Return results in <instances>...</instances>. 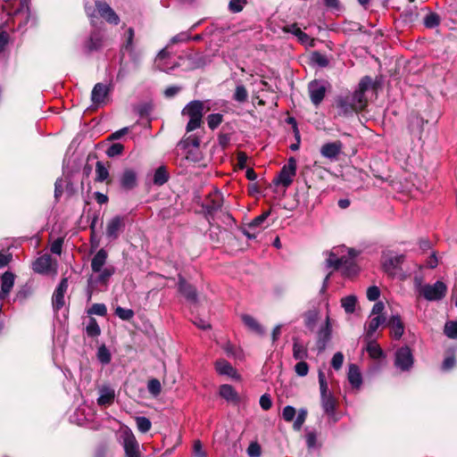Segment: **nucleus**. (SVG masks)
Instances as JSON below:
<instances>
[{"instance_id": "obj_1", "label": "nucleus", "mask_w": 457, "mask_h": 457, "mask_svg": "<svg viewBox=\"0 0 457 457\" xmlns=\"http://www.w3.org/2000/svg\"><path fill=\"white\" fill-rule=\"evenodd\" d=\"M340 249H335L329 253L326 260L327 266L334 268L335 270H341L344 276L352 277L358 272V268L355 263L354 258L356 252L353 249L348 250V256H338Z\"/></svg>"}, {"instance_id": "obj_2", "label": "nucleus", "mask_w": 457, "mask_h": 457, "mask_svg": "<svg viewBox=\"0 0 457 457\" xmlns=\"http://www.w3.org/2000/svg\"><path fill=\"white\" fill-rule=\"evenodd\" d=\"M367 105V99L361 93H353L337 100L339 114L350 116L362 111Z\"/></svg>"}, {"instance_id": "obj_3", "label": "nucleus", "mask_w": 457, "mask_h": 457, "mask_svg": "<svg viewBox=\"0 0 457 457\" xmlns=\"http://www.w3.org/2000/svg\"><path fill=\"white\" fill-rule=\"evenodd\" d=\"M181 113L189 118L186 128L187 131H193L201 127L204 115V103L199 100L191 101L184 107Z\"/></svg>"}, {"instance_id": "obj_4", "label": "nucleus", "mask_w": 457, "mask_h": 457, "mask_svg": "<svg viewBox=\"0 0 457 457\" xmlns=\"http://www.w3.org/2000/svg\"><path fill=\"white\" fill-rule=\"evenodd\" d=\"M120 437L126 457H141L139 444L129 428L122 430Z\"/></svg>"}, {"instance_id": "obj_5", "label": "nucleus", "mask_w": 457, "mask_h": 457, "mask_svg": "<svg viewBox=\"0 0 457 457\" xmlns=\"http://www.w3.org/2000/svg\"><path fill=\"white\" fill-rule=\"evenodd\" d=\"M190 39H191L190 31H182V32L175 35L174 37H172L170 40V44L166 47L162 49L159 52V54H157L156 58H155V62H154L155 66L160 71H167V67L165 66L164 63H162L163 60L169 56L167 47L170 45L187 42Z\"/></svg>"}, {"instance_id": "obj_6", "label": "nucleus", "mask_w": 457, "mask_h": 457, "mask_svg": "<svg viewBox=\"0 0 457 457\" xmlns=\"http://www.w3.org/2000/svg\"><path fill=\"white\" fill-rule=\"evenodd\" d=\"M447 287L442 281H436L433 285H424L421 288V295L428 301H439L443 299L446 294Z\"/></svg>"}, {"instance_id": "obj_7", "label": "nucleus", "mask_w": 457, "mask_h": 457, "mask_svg": "<svg viewBox=\"0 0 457 457\" xmlns=\"http://www.w3.org/2000/svg\"><path fill=\"white\" fill-rule=\"evenodd\" d=\"M104 33L100 29L93 30L83 44V50L87 54L100 51L104 46Z\"/></svg>"}, {"instance_id": "obj_8", "label": "nucleus", "mask_w": 457, "mask_h": 457, "mask_svg": "<svg viewBox=\"0 0 457 457\" xmlns=\"http://www.w3.org/2000/svg\"><path fill=\"white\" fill-rule=\"evenodd\" d=\"M295 174L296 160L294 157H290L287 161V163L282 167L276 183L281 184L285 187H287L292 184Z\"/></svg>"}, {"instance_id": "obj_9", "label": "nucleus", "mask_w": 457, "mask_h": 457, "mask_svg": "<svg viewBox=\"0 0 457 457\" xmlns=\"http://www.w3.org/2000/svg\"><path fill=\"white\" fill-rule=\"evenodd\" d=\"M308 91L312 103L318 106L327 92V82L322 80H312L309 83Z\"/></svg>"}, {"instance_id": "obj_10", "label": "nucleus", "mask_w": 457, "mask_h": 457, "mask_svg": "<svg viewBox=\"0 0 457 457\" xmlns=\"http://www.w3.org/2000/svg\"><path fill=\"white\" fill-rule=\"evenodd\" d=\"M413 364V356L408 346L399 348L395 353V365L403 371L409 370Z\"/></svg>"}, {"instance_id": "obj_11", "label": "nucleus", "mask_w": 457, "mask_h": 457, "mask_svg": "<svg viewBox=\"0 0 457 457\" xmlns=\"http://www.w3.org/2000/svg\"><path fill=\"white\" fill-rule=\"evenodd\" d=\"M56 263L53 262L51 255L44 254L33 262V270L37 273L48 274L56 270Z\"/></svg>"}, {"instance_id": "obj_12", "label": "nucleus", "mask_w": 457, "mask_h": 457, "mask_svg": "<svg viewBox=\"0 0 457 457\" xmlns=\"http://www.w3.org/2000/svg\"><path fill=\"white\" fill-rule=\"evenodd\" d=\"M124 227V218L121 216H114L106 224V237L111 241L117 239Z\"/></svg>"}, {"instance_id": "obj_13", "label": "nucleus", "mask_w": 457, "mask_h": 457, "mask_svg": "<svg viewBox=\"0 0 457 457\" xmlns=\"http://www.w3.org/2000/svg\"><path fill=\"white\" fill-rule=\"evenodd\" d=\"M96 8L99 15L110 24L117 25L120 22V17L113 9L106 3L96 1Z\"/></svg>"}, {"instance_id": "obj_14", "label": "nucleus", "mask_w": 457, "mask_h": 457, "mask_svg": "<svg viewBox=\"0 0 457 457\" xmlns=\"http://www.w3.org/2000/svg\"><path fill=\"white\" fill-rule=\"evenodd\" d=\"M404 260L403 254L396 255H384L383 256V268L386 273L391 276L396 275V270L400 268Z\"/></svg>"}, {"instance_id": "obj_15", "label": "nucleus", "mask_w": 457, "mask_h": 457, "mask_svg": "<svg viewBox=\"0 0 457 457\" xmlns=\"http://www.w3.org/2000/svg\"><path fill=\"white\" fill-rule=\"evenodd\" d=\"M68 288V280L67 278H62L59 283L58 287L54 292L52 297L53 308L56 311H59L64 306V295Z\"/></svg>"}, {"instance_id": "obj_16", "label": "nucleus", "mask_w": 457, "mask_h": 457, "mask_svg": "<svg viewBox=\"0 0 457 457\" xmlns=\"http://www.w3.org/2000/svg\"><path fill=\"white\" fill-rule=\"evenodd\" d=\"M332 328L330 324L329 317L326 318V321L323 327L320 328L317 336V347L320 352L325 350L327 344L331 338Z\"/></svg>"}, {"instance_id": "obj_17", "label": "nucleus", "mask_w": 457, "mask_h": 457, "mask_svg": "<svg viewBox=\"0 0 457 457\" xmlns=\"http://www.w3.org/2000/svg\"><path fill=\"white\" fill-rule=\"evenodd\" d=\"M343 143L339 140L326 143L320 148V154L323 157L335 160L341 154Z\"/></svg>"}, {"instance_id": "obj_18", "label": "nucleus", "mask_w": 457, "mask_h": 457, "mask_svg": "<svg viewBox=\"0 0 457 457\" xmlns=\"http://www.w3.org/2000/svg\"><path fill=\"white\" fill-rule=\"evenodd\" d=\"M179 290L191 303L197 302V293L195 288L188 284L182 276H179Z\"/></svg>"}, {"instance_id": "obj_19", "label": "nucleus", "mask_w": 457, "mask_h": 457, "mask_svg": "<svg viewBox=\"0 0 457 457\" xmlns=\"http://www.w3.org/2000/svg\"><path fill=\"white\" fill-rule=\"evenodd\" d=\"M120 183L121 187L125 190H130L134 188L137 184V177L136 171L131 169L124 170L120 178Z\"/></svg>"}, {"instance_id": "obj_20", "label": "nucleus", "mask_w": 457, "mask_h": 457, "mask_svg": "<svg viewBox=\"0 0 457 457\" xmlns=\"http://www.w3.org/2000/svg\"><path fill=\"white\" fill-rule=\"evenodd\" d=\"M96 273L98 275L95 279L93 278L92 276L88 278V284L90 286H92L93 283L107 285L111 277L115 273V268L112 265H109L104 269H101V270Z\"/></svg>"}, {"instance_id": "obj_21", "label": "nucleus", "mask_w": 457, "mask_h": 457, "mask_svg": "<svg viewBox=\"0 0 457 457\" xmlns=\"http://www.w3.org/2000/svg\"><path fill=\"white\" fill-rule=\"evenodd\" d=\"M108 92L109 88L106 85L102 83L96 84L91 93L93 104L96 105L104 104Z\"/></svg>"}, {"instance_id": "obj_22", "label": "nucleus", "mask_w": 457, "mask_h": 457, "mask_svg": "<svg viewBox=\"0 0 457 457\" xmlns=\"http://www.w3.org/2000/svg\"><path fill=\"white\" fill-rule=\"evenodd\" d=\"M321 407L326 414L334 420V422L337 420L336 419V408L337 401L332 394L320 397Z\"/></svg>"}, {"instance_id": "obj_23", "label": "nucleus", "mask_w": 457, "mask_h": 457, "mask_svg": "<svg viewBox=\"0 0 457 457\" xmlns=\"http://www.w3.org/2000/svg\"><path fill=\"white\" fill-rule=\"evenodd\" d=\"M220 395L228 403H238L240 397L235 388L228 384H224L220 386Z\"/></svg>"}, {"instance_id": "obj_24", "label": "nucleus", "mask_w": 457, "mask_h": 457, "mask_svg": "<svg viewBox=\"0 0 457 457\" xmlns=\"http://www.w3.org/2000/svg\"><path fill=\"white\" fill-rule=\"evenodd\" d=\"M115 398V392L110 386H102L99 389V397L97 398V403L100 406L111 405Z\"/></svg>"}, {"instance_id": "obj_25", "label": "nucleus", "mask_w": 457, "mask_h": 457, "mask_svg": "<svg viewBox=\"0 0 457 457\" xmlns=\"http://www.w3.org/2000/svg\"><path fill=\"white\" fill-rule=\"evenodd\" d=\"M108 258V253L104 248L100 249L92 258L91 260V270L93 272H98L101 269L105 268L104 265L106 263Z\"/></svg>"}, {"instance_id": "obj_26", "label": "nucleus", "mask_w": 457, "mask_h": 457, "mask_svg": "<svg viewBox=\"0 0 457 457\" xmlns=\"http://www.w3.org/2000/svg\"><path fill=\"white\" fill-rule=\"evenodd\" d=\"M387 326L391 328L392 337L395 339H400L403 334L404 327L399 315H393L388 322Z\"/></svg>"}, {"instance_id": "obj_27", "label": "nucleus", "mask_w": 457, "mask_h": 457, "mask_svg": "<svg viewBox=\"0 0 457 457\" xmlns=\"http://www.w3.org/2000/svg\"><path fill=\"white\" fill-rule=\"evenodd\" d=\"M222 195L219 191L210 193L205 204L206 211L211 213L218 211L222 205Z\"/></svg>"}, {"instance_id": "obj_28", "label": "nucleus", "mask_w": 457, "mask_h": 457, "mask_svg": "<svg viewBox=\"0 0 457 457\" xmlns=\"http://www.w3.org/2000/svg\"><path fill=\"white\" fill-rule=\"evenodd\" d=\"M215 369L220 375H226L234 378H238L237 370L226 360H218L215 362Z\"/></svg>"}, {"instance_id": "obj_29", "label": "nucleus", "mask_w": 457, "mask_h": 457, "mask_svg": "<svg viewBox=\"0 0 457 457\" xmlns=\"http://www.w3.org/2000/svg\"><path fill=\"white\" fill-rule=\"evenodd\" d=\"M14 285V275L12 272L6 271L2 276V285L0 298L4 299L11 292Z\"/></svg>"}, {"instance_id": "obj_30", "label": "nucleus", "mask_w": 457, "mask_h": 457, "mask_svg": "<svg viewBox=\"0 0 457 457\" xmlns=\"http://www.w3.org/2000/svg\"><path fill=\"white\" fill-rule=\"evenodd\" d=\"M386 323V318L383 315H378L376 317H370V320L368 322V326L366 328V339H371L373 337L374 333L379 328V326Z\"/></svg>"}, {"instance_id": "obj_31", "label": "nucleus", "mask_w": 457, "mask_h": 457, "mask_svg": "<svg viewBox=\"0 0 457 457\" xmlns=\"http://www.w3.org/2000/svg\"><path fill=\"white\" fill-rule=\"evenodd\" d=\"M347 378H348L349 383L352 385L353 387L360 388V386L362 384V378H361V374L357 365H355V364L349 365Z\"/></svg>"}, {"instance_id": "obj_32", "label": "nucleus", "mask_w": 457, "mask_h": 457, "mask_svg": "<svg viewBox=\"0 0 457 457\" xmlns=\"http://www.w3.org/2000/svg\"><path fill=\"white\" fill-rule=\"evenodd\" d=\"M242 320L245 323V325L247 326L253 332L259 335L264 334V329L253 317L248 314H244L242 316Z\"/></svg>"}, {"instance_id": "obj_33", "label": "nucleus", "mask_w": 457, "mask_h": 457, "mask_svg": "<svg viewBox=\"0 0 457 457\" xmlns=\"http://www.w3.org/2000/svg\"><path fill=\"white\" fill-rule=\"evenodd\" d=\"M368 341L366 351L372 359H379L383 355L382 349L378 344L371 339H366Z\"/></svg>"}, {"instance_id": "obj_34", "label": "nucleus", "mask_w": 457, "mask_h": 457, "mask_svg": "<svg viewBox=\"0 0 457 457\" xmlns=\"http://www.w3.org/2000/svg\"><path fill=\"white\" fill-rule=\"evenodd\" d=\"M293 357L295 360L303 361L308 357V351L306 346L298 341L295 340L293 345Z\"/></svg>"}, {"instance_id": "obj_35", "label": "nucleus", "mask_w": 457, "mask_h": 457, "mask_svg": "<svg viewBox=\"0 0 457 457\" xmlns=\"http://www.w3.org/2000/svg\"><path fill=\"white\" fill-rule=\"evenodd\" d=\"M357 303V298L354 295H347L341 299V305L348 314L353 313Z\"/></svg>"}, {"instance_id": "obj_36", "label": "nucleus", "mask_w": 457, "mask_h": 457, "mask_svg": "<svg viewBox=\"0 0 457 457\" xmlns=\"http://www.w3.org/2000/svg\"><path fill=\"white\" fill-rule=\"evenodd\" d=\"M270 210L262 212L261 215L254 218L251 222L247 224V228L250 229L262 228L263 223L267 218L270 215Z\"/></svg>"}, {"instance_id": "obj_37", "label": "nucleus", "mask_w": 457, "mask_h": 457, "mask_svg": "<svg viewBox=\"0 0 457 457\" xmlns=\"http://www.w3.org/2000/svg\"><path fill=\"white\" fill-rule=\"evenodd\" d=\"M109 178V170L102 162L96 164V181L104 182Z\"/></svg>"}, {"instance_id": "obj_38", "label": "nucleus", "mask_w": 457, "mask_h": 457, "mask_svg": "<svg viewBox=\"0 0 457 457\" xmlns=\"http://www.w3.org/2000/svg\"><path fill=\"white\" fill-rule=\"evenodd\" d=\"M169 179V174L163 166L159 167L154 175V183L158 186L165 184Z\"/></svg>"}, {"instance_id": "obj_39", "label": "nucleus", "mask_w": 457, "mask_h": 457, "mask_svg": "<svg viewBox=\"0 0 457 457\" xmlns=\"http://www.w3.org/2000/svg\"><path fill=\"white\" fill-rule=\"evenodd\" d=\"M307 415H308V411L305 408H301L298 411H297V415H296V418L294 421V424H293V428L295 430L298 431L302 428L303 423L305 422L306 420V418H307Z\"/></svg>"}, {"instance_id": "obj_40", "label": "nucleus", "mask_w": 457, "mask_h": 457, "mask_svg": "<svg viewBox=\"0 0 457 457\" xmlns=\"http://www.w3.org/2000/svg\"><path fill=\"white\" fill-rule=\"evenodd\" d=\"M444 332L449 338H457V320L447 321L445 325Z\"/></svg>"}, {"instance_id": "obj_41", "label": "nucleus", "mask_w": 457, "mask_h": 457, "mask_svg": "<svg viewBox=\"0 0 457 457\" xmlns=\"http://www.w3.org/2000/svg\"><path fill=\"white\" fill-rule=\"evenodd\" d=\"M136 424L137 429L142 433H146L151 429L152 423L146 417L139 416L136 417Z\"/></svg>"}, {"instance_id": "obj_42", "label": "nucleus", "mask_w": 457, "mask_h": 457, "mask_svg": "<svg viewBox=\"0 0 457 457\" xmlns=\"http://www.w3.org/2000/svg\"><path fill=\"white\" fill-rule=\"evenodd\" d=\"M126 41L123 45V49L129 53L134 52V37L135 31L133 28H129L126 34Z\"/></svg>"}, {"instance_id": "obj_43", "label": "nucleus", "mask_w": 457, "mask_h": 457, "mask_svg": "<svg viewBox=\"0 0 457 457\" xmlns=\"http://www.w3.org/2000/svg\"><path fill=\"white\" fill-rule=\"evenodd\" d=\"M234 100L239 103H245L247 101L248 93L245 86L237 85L235 89Z\"/></svg>"}, {"instance_id": "obj_44", "label": "nucleus", "mask_w": 457, "mask_h": 457, "mask_svg": "<svg viewBox=\"0 0 457 457\" xmlns=\"http://www.w3.org/2000/svg\"><path fill=\"white\" fill-rule=\"evenodd\" d=\"M86 331L88 337H95L100 335L101 329L97 321L91 318L87 325Z\"/></svg>"}, {"instance_id": "obj_45", "label": "nucleus", "mask_w": 457, "mask_h": 457, "mask_svg": "<svg viewBox=\"0 0 457 457\" xmlns=\"http://www.w3.org/2000/svg\"><path fill=\"white\" fill-rule=\"evenodd\" d=\"M223 120V115L220 113H212L207 116L208 127L211 129H217Z\"/></svg>"}, {"instance_id": "obj_46", "label": "nucleus", "mask_w": 457, "mask_h": 457, "mask_svg": "<svg viewBox=\"0 0 457 457\" xmlns=\"http://www.w3.org/2000/svg\"><path fill=\"white\" fill-rule=\"evenodd\" d=\"M114 313L122 320H130L135 314L133 310L122 308L120 306L116 307Z\"/></svg>"}, {"instance_id": "obj_47", "label": "nucleus", "mask_w": 457, "mask_h": 457, "mask_svg": "<svg viewBox=\"0 0 457 457\" xmlns=\"http://www.w3.org/2000/svg\"><path fill=\"white\" fill-rule=\"evenodd\" d=\"M97 358L103 364H107L111 361L110 352L104 345H102L98 348Z\"/></svg>"}, {"instance_id": "obj_48", "label": "nucleus", "mask_w": 457, "mask_h": 457, "mask_svg": "<svg viewBox=\"0 0 457 457\" xmlns=\"http://www.w3.org/2000/svg\"><path fill=\"white\" fill-rule=\"evenodd\" d=\"M296 415V410L295 407L291 405H287L283 408L282 411V418L287 422H291L294 420Z\"/></svg>"}, {"instance_id": "obj_49", "label": "nucleus", "mask_w": 457, "mask_h": 457, "mask_svg": "<svg viewBox=\"0 0 457 457\" xmlns=\"http://www.w3.org/2000/svg\"><path fill=\"white\" fill-rule=\"evenodd\" d=\"M312 61L320 67H327L328 65V60L327 56L319 52H313L312 54Z\"/></svg>"}, {"instance_id": "obj_50", "label": "nucleus", "mask_w": 457, "mask_h": 457, "mask_svg": "<svg viewBox=\"0 0 457 457\" xmlns=\"http://www.w3.org/2000/svg\"><path fill=\"white\" fill-rule=\"evenodd\" d=\"M246 4V0H230L228 9L231 12L237 13L241 12Z\"/></svg>"}, {"instance_id": "obj_51", "label": "nucleus", "mask_w": 457, "mask_h": 457, "mask_svg": "<svg viewBox=\"0 0 457 457\" xmlns=\"http://www.w3.org/2000/svg\"><path fill=\"white\" fill-rule=\"evenodd\" d=\"M424 24L427 28L432 29L439 24V17L435 12L428 13L424 19Z\"/></svg>"}, {"instance_id": "obj_52", "label": "nucleus", "mask_w": 457, "mask_h": 457, "mask_svg": "<svg viewBox=\"0 0 457 457\" xmlns=\"http://www.w3.org/2000/svg\"><path fill=\"white\" fill-rule=\"evenodd\" d=\"M147 389L150 394L154 396H157L162 390L161 383L158 379L153 378L148 381Z\"/></svg>"}, {"instance_id": "obj_53", "label": "nucleus", "mask_w": 457, "mask_h": 457, "mask_svg": "<svg viewBox=\"0 0 457 457\" xmlns=\"http://www.w3.org/2000/svg\"><path fill=\"white\" fill-rule=\"evenodd\" d=\"M123 150H124L123 145H121L120 143H115L108 147V149L106 150V154L109 157H115V156L120 155L123 153Z\"/></svg>"}, {"instance_id": "obj_54", "label": "nucleus", "mask_w": 457, "mask_h": 457, "mask_svg": "<svg viewBox=\"0 0 457 457\" xmlns=\"http://www.w3.org/2000/svg\"><path fill=\"white\" fill-rule=\"evenodd\" d=\"M305 441L309 449L317 447V433L314 430H307L305 434Z\"/></svg>"}, {"instance_id": "obj_55", "label": "nucleus", "mask_w": 457, "mask_h": 457, "mask_svg": "<svg viewBox=\"0 0 457 457\" xmlns=\"http://www.w3.org/2000/svg\"><path fill=\"white\" fill-rule=\"evenodd\" d=\"M318 377H319V384H320V397L330 395L331 393L328 392V386L327 383L325 374L322 371H319Z\"/></svg>"}, {"instance_id": "obj_56", "label": "nucleus", "mask_w": 457, "mask_h": 457, "mask_svg": "<svg viewBox=\"0 0 457 457\" xmlns=\"http://www.w3.org/2000/svg\"><path fill=\"white\" fill-rule=\"evenodd\" d=\"M88 313L98 316H105L107 313V309L104 303H94L88 310Z\"/></svg>"}, {"instance_id": "obj_57", "label": "nucleus", "mask_w": 457, "mask_h": 457, "mask_svg": "<svg viewBox=\"0 0 457 457\" xmlns=\"http://www.w3.org/2000/svg\"><path fill=\"white\" fill-rule=\"evenodd\" d=\"M371 84V79L370 77H364L359 83L358 89L354 91V93H361L362 96H365V92L368 90L369 87Z\"/></svg>"}, {"instance_id": "obj_58", "label": "nucleus", "mask_w": 457, "mask_h": 457, "mask_svg": "<svg viewBox=\"0 0 457 457\" xmlns=\"http://www.w3.org/2000/svg\"><path fill=\"white\" fill-rule=\"evenodd\" d=\"M262 449L257 442H252L247 448V454L250 457H260Z\"/></svg>"}, {"instance_id": "obj_59", "label": "nucleus", "mask_w": 457, "mask_h": 457, "mask_svg": "<svg viewBox=\"0 0 457 457\" xmlns=\"http://www.w3.org/2000/svg\"><path fill=\"white\" fill-rule=\"evenodd\" d=\"M299 42H301L303 45L310 47L314 46V39L312 38L309 35L303 31H298V37H297Z\"/></svg>"}, {"instance_id": "obj_60", "label": "nucleus", "mask_w": 457, "mask_h": 457, "mask_svg": "<svg viewBox=\"0 0 457 457\" xmlns=\"http://www.w3.org/2000/svg\"><path fill=\"white\" fill-rule=\"evenodd\" d=\"M295 370L298 376L304 377L308 374L309 366L305 361H301L295 364Z\"/></svg>"}, {"instance_id": "obj_61", "label": "nucleus", "mask_w": 457, "mask_h": 457, "mask_svg": "<svg viewBox=\"0 0 457 457\" xmlns=\"http://www.w3.org/2000/svg\"><path fill=\"white\" fill-rule=\"evenodd\" d=\"M343 361H344L343 353L341 352H337L333 355V358L331 361V365L335 370H337L342 367Z\"/></svg>"}, {"instance_id": "obj_62", "label": "nucleus", "mask_w": 457, "mask_h": 457, "mask_svg": "<svg viewBox=\"0 0 457 457\" xmlns=\"http://www.w3.org/2000/svg\"><path fill=\"white\" fill-rule=\"evenodd\" d=\"M193 454L194 457H205L206 453L203 449L202 443L200 440H195L193 445Z\"/></svg>"}, {"instance_id": "obj_63", "label": "nucleus", "mask_w": 457, "mask_h": 457, "mask_svg": "<svg viewBox=\"0 0 457 457\" xmlns=\"http://www.w3.org/2000/svg\"><path fill=\"white\" fill-rule=\"evenodd\" d=\"M380 295V290L378 287L372 286L367 289V298L370 301H377Z\"/></svg>"}, {"instance_id": "obj_64", "label": "nucleus", "mask_w": 457, "mask_h": 457, "mask_svg": "<svg viewBox=\"0 0 457 457\" xmlns=\"http://www.w3.org/2000/svg\"><path fill=\"white\" fill-rule=\"evenodd\" d=\"M260 405L264 411H268L272 406V401L268 394H264L260 397Z\"/></svg>"}]
</instances>
